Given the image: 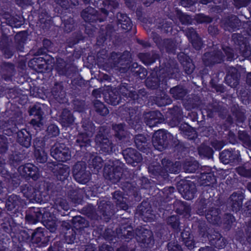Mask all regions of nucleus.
<instances>
[{"mask_svg": "<svg viewBox=\"0 0 251 251\" xmlns=\"http://www.w3.org/2000/svg\"><path fill=\"white\" fill-rule=\"evenodd\" d=\"M114 129L117 132L116 136L119 138H122L124 131V125L123 124H118L113 126Z\"/></svg>", "mask_w": 251, "mask_h": 251, "instance_id": "35", "label": "nucleus"}, {"mask_svg": "<svg viewBox=\"0 0 251 251\" xmlns=\"http://www.w3.org/2000/svg\"><path fill=\"white\" fill-rule=\"evenodd\" d=\"M70 169L67 166H63L60 168L59 170V175L63 176L60 177V179H64L65 178L67 177L69 175Z\"/></svg>", "mask_w": 251, "mask_h": 251, "instance_id": "31", "label": "nucleus"}, {"mask_svg": "<svg viewBox=\"0 0 251 251\" xmlns=\"http://www.w3.org/2000/svg\"><path fill=\"white\" fill-rule=\"evenodd\" d=\"M96 143L98 148L105 153H110L112 151V143L107 137L103 134H99L96 138Z\"/></svg>", "mask_w": 251, "mask_h": 251, "instance_id": "8", "label": "nucleus"}, {"mask_svg": "<svg viewBox=\"0 0 251 251\" xmlns=\"http://www.w3.org/2000/svg\"><path fill=\"white\" fill-rule=\"evenodd\" d=\"M233 21H234V22L233 23H229V26H230L231 28H234L235 25L234 24L235 23H237L238 20L237 19V17L236 16H234L232 17Z\"/></svg>", "mask_w": 251, "mask_h": 251, "instance_id": "48", "label": "nucleus"}, {"mask_svg": "<svg viewBox=\"0 0 251 251\" xmlns=\"http://www.w3.org/2000/svg\"><path fill=\"white\" fill-rule=\"evenodd\" d=\"M220 158L224 164L233 162L234 159L233 153L229 151H222L220 154Z\"/></svg>", "mask_w": 251, "mask_h": 251, "instance_id": "14", "label": "nucleus"}, {"mask_svg": "<svg viewBox=\"0 0 251 251\" xmlns=\"http://www.w3.org/2000/svg\"><path fill=\"white\" fill-rule=\"evenodd\" d=\"M96 110L101 115H106L108 114L109 111L104 105L100 101L97 100L94 103Z\"/></svg>", "mask_w": 251, "mask_h": 251, "instance_id": "19", "label": "nucleus"}, {"mask_svg": "<svg viewBox=\"0 0 251 251\" xmlns=\"http://www.w3.org/2000/svg\"><path fill=\"white\" fill-rule=\"evenodd\" d=\"M120 92L123 95L135 99L134 92L131 91H129L125 86H123L120 88Z\"/></svg>", "mask_w": 251, "mask_h": 251, "instance_id": "32", "label": "nucleus"}, {"mask_svg": "<svg viewBox=\"0 0 251 251\" xmlns=\"http://www.w3.org/2000/svg\"><path fill=\"white\" fill-rule=\"evenodd\" d=\"M35 156L37 161L40 163L45 162L47 159V153L42 150L36 151Z\"/></svg>", "mask_w": 251, "mask_h": 251, "instance_id": "23", "label": "nucleus"}, {"mask_svg": "<svg viewBox=\"0 0 251 251\" xmlns=\"http://www.w3.org/2000/svg\"><path fill=\"white\" fill-rule=\"evenodd\" d=\"M82 126L85 130V132L79 134L76 139L77 143L85 144V145L80 144V147L87 146L89 144V138L92 136L94 131V126L91 123H89L87 126H84V124H83Z\"/></svg>", "mask_w": 251, "mask_h": 251, "instance_id": "4", "label": "nucleus"}, {"mask_svg": "<svg viewBox=\"0 0 251 251\" xmlns=\"http://www.w3.org/2000/svg\"><path fill=\"white\" fill-rule=\"evenodd\" d=\"M228 217L230 218V219L231 220V222H232V220L234 219V218L231 215H229Z\"/></svg>", "mask_w": 251, "mask_h": 251, "instance_id": "57", "label": "nucleus"}, {"mask_svg": "<svg viewBox=\"0 0 251 251\" xmlns=\"http://www.w3.org/2000/svg\"><path fill=\"white\" fill-rule=\"evenodd\" d=\"M209 55H210L209 53H205L204 56V57H203V61H204L206 65H208V62H207V61L208 62V60H207L206 57L209 56Z\"/></svg>", "mask_w": 251, "mask_h": 251, "instance_id": "50", "label": "nucleus"}, {"mask_svg": "<svg viewBox=\"0 0 251 251\" xmlns=\"http://www.w3.org/2000/svg\"><path fill=\"white\" fill-rule=\"evenodd\" d=\"M86 13V11L85 10L82 12L81 15H82L83 18L84 19V20L87 21L88 19L87 18L86 16L85 15Z\"/></svg>", "mask_w": 251, "mask_h": 251, "instance_id": "52", "label": "nucleus"}, {"mask_svg": "<svg viewBox=\"0 0 251 251\" xmlns=\"http://www.w3.org/2000/svg\"><path fill=\"white\" fill-rule=\"evenodd\" d=\"M42 106H43V105L42 104L35 105L29 111L30 115L37 116V118L33 119L31 121V124L36 129V128L41 127L44 124V120L42 117Z\"/></svg>", "mask_w": 251, "mask_h": 251, "instance_id": "3", "label": "nucleus"}, {"mask_svg": "<svg viewBox=\"0 0 251 251\" xmlns=\"http://www.w3.org/2000/svg\"><path fill=\"white\" fill-rule=\"evenodd\" d=\"M171 93L176 99H181L184 97L186 92L180 87H176L170 90Z\"/></svg>", "mask_w": 251, "mask_h": 251, "instance_id": "20", "label": "nucleus"}, {"mask_svg": "<svg viewBox=\"0 0 251 251\" xmlns=\"http://www.w3.org/2000/svg\"><path fill=\"white\" fill-rule=\"evenodd\" d=\"M185 169L188 173H192L195 171L196 169V165L195 164L189 165H185Z\"/></svg>", "mask_w": 251, "mask_h": 251, "instance_id": "41", "label": "nucleus"}, {"mask_svg": "<svg viewBox=\"0 0 251 251\" xmlns=\"http://www.w3.org/2000/svg\"><path fill=\"white\" fill-rule=\"evenodd\" d=\"M85 168L86 164L84 162H78L74 167L75 178L80 183H85L89 179V175L85 172Z\"/></svg>", "mask_w": 251, "mask_h": 251, "instance_id": "2", "label": "nucleus"}, {"mask_svg": "<svg viewBox=\"0 0 251 251\" xmlns=\"http://www.w3.org/2000/svg\"><path fill=\"white\" fill-rule=\"evenodd\" d=\"M107 248V246L106 245H104L100 247V251H102V248Z\"/></svg>", "mask_w": 251, "mask_h": 251, "instance_id": "56", "label": "nucleus"}, {"mask_svg": "<svg viewBox=\"0 0 251 251\" xmlns=\"http://www.w3.org/2000/svg\"><path fill=\"white\" fill-rule=\"evenodd\" d=\"M22 133H20L18 134V141L21 145L22 146L28 148L30 146L31 143L30 137L26 136L25 138H23L22 136Z\"/></svg>", "mask_w": 251, "mask_h": 251, "instance_id": "25", "label": "nucleus"}, {"mask_svg": "<svg viewBox=\"0 0 251 251\" xmlns=\"http://www.w3.org/2000/svg\"><path fill=\"white\" fill-rule=\"evenodd\" d=\"M17 1H19V0H17ZM19 2H18V4H22V3H25V0H19Z\"/></svg>", "mask_w": 251, "mask_h": 251, "instance_id": "55", "label": "nucleus"}, {"mask_svg": "<svg viewBox=\"0 0 251 251\" xmlns=\"http://www.w3.org/2000/svg\"><path fill=\"white\" fill-rule=\"evenodd\" d=\"M22 133H20L18 134V141L21 145L22 146L28 148L30 146L31 143L30 137L26 136L25 138H23L22 136Z\"/></svg>", "mask_w": 251, "mask_h": 251, "instance_id": "24", "label": "nucleus"}, {"mask_svg": "<svg viewBox=\"0 0 251 251\" xmlns=\"http://www.w3.org/2000/svg\"><path fill=\"white\" fill-rule=\"evenodd\" d=\"M184 67L185 72L188 74H190L192 73L194 69V65L192 63L189 62L187 63L186 66Z\"/></svg>", "mask_w": 251, "mask_h": 251, "instance_id": "40", "label": "nucleus"}, {"mask_svg": "<svg viewBox=\"0 0 251 251\" xmlns=\"http://www.w3.org/2000/svg\"><path fill=\"white\" fill-rule=\"evenodd\" d=\"M47 132L50 135L55 136L59 134V130L56 126L51 125L48 127Z\"/></svg>", "mask_w": 251, "mask_h": 251, "instance_id": "29", "label": "nucleus"}, {"mask_svg": "<svg viewBox=\"0 0 251 251\" xmlns=\"http://www.w3.org/2000/svg\"><path fill=\"white\" fill-rule=\"evenodd\" d=\"M211 0H200V1L202 4H206L207 3L211 1Z\"/></svg>", "mask_w": 251, "mask_h": 251, "instance_id": "53", "label": "nucleus"}, {"mask_svg": "<svg viewBox=\"0 0 251 251\" xmlns=\"http://www.w3.org/2000/svg\"><path fill=\"white\" fill-rule=\"evenodd\" d=\"M74 121V119L71 113L69 110L65 109L62 114V122L64 123V126H68Z\"/></svg>", "mask_w": 251, "mask_h": 251, "instance_id": "15", "label": "nucleus"}, {"mask_svg": "<svg viewBox=\"0 0 251 251\" xmlns=\"http://www.w3.org/2000/svg\"><path fill=\"white\" fill-rule=\"evenodd\" d=\"M112 94H109V100L107 99V102L112 105H117L119 103V98L116 96L115 97H113Z\"/></svg>", "mask_w": 251, "mask_h": 251, "instance_id": "36", "label": "nucleus"}, {"mask_svg": "<svg viewBox=\"0 0 251 251\" xmlns=\"http://www.w3.org/2000/svg\"><path fill=\"white\" fill-rule=\"evenodd\" d=\"M55 204L58 207L59 206L62 209L68 210L69 209V205L65 200L60 199L56 201Z\"/></svg>", "mask_w": 251, "mask_h": 251, "instance_id": "34", "label": "nucleus"}, {"mask_svg": "<svg viewBox=\"0 0 251 251\" xmlns=\"http://www.w3.org/2000/svg\"><path fill=\"white\" fill-rule=\"evenodd\" d=\"M65 30L67 32H70L72 30L74 26V23L72 19H69L68 21L64 23Z\"/></svg>", "mask_w": 251, "mask_h": 251, "instance_id": "37", "label": "nucleus"}, {"mask_svg": "<svg viewBox=\"0 0 251 251\" xmlns=\"http://www.w3.org/2000/svg\"><path fill=\"white\" fill-rule=\"evenodd\" d=\"M158 114H160L155 112H151L146 117V118L148 119L146 121L147 124L150 127L155 126L156 124L158 123L159 121L158 119L155 117V116H157Z\"/></svg>", "mask_w": 251, "mask_h": 251, "instance_id": "17", "label": "nucleus"}, {"mask_svg": "<svg viewBox=\"0 0 251 251\" xmlns=\"http://www.w3.org/2000/svg\"><path fill=\"white\" fill-rule=\"evenodd\" d=\"M33 238H41V241L42 240V237H44V235L42 232H41V233H34L33 234Z\"/></svg>", "mask_w": 251, "mask_h": 251, "instance_id": "47", "label": "nucleus"}, {"mask_svg": "<svg viewBox=\"0 0 251 251\" xmlns=\"http://www.w3.org/2000/svg\"><path fill=\"white\" fill-rule=\"evenodd\" d=\"M187 186H186L185 190H184L183 191V197L186 200H191L194 198V195L196 192L195 187L194 185L192 186L191 191L187 190Z\"/></svg>", "mask_w": 251, "mask_h": 251, "instance_id": "22", "label": "nucleus"}, {"mask_svg": "<svg viewBox=\"0 0 251 251\" xmlns=\"http://www.w3.org/2000/svg\"><path fill=\"white\" fill-rule=\"evenodd\" d=\"M109 166L107 165L104 167V173L107 175L108 178L111 180L113 183H116L120 179L121 174L119 172H116L112 166H111V168H109Z\"/></svg>", "mask_w": 251, "mask_h": 251, "instance_id": "11", "label": "nucleus"}, {"mask_svg": "<svg viewBox=\"0 0 251 251\" xmlns=\"http://www.w3.org/2000/svg\"><path fill=\"white\" fill-rule=\"evenodd\" d=\"M183 241L189 249H192L194 247V241L193 237L190 234L189 230H185L181 234Z\"/></svg>", "mask_w": 251, "mask_h": 251, "instance_id": "12", "label": "nucleus"}, {"mask_svg": "<svg viewBox=\"0 0 251 251\" xmlns=\"http://www.w3.org/2000/svg\"><path fill=\"white\" fill-rule=\"evenodd\" d=\"M147 139L146 137L141 135H138L135 137V143L137 148L140 151H143L146 146Z\"/></svg>", "mask_w": 251, "mask_h": 251, "instance_id": "16", "label": "nucleus"}, {"mask_svg": "<svg viewBox=\"0 0 251 251\" xmlns=\"http://www.w3.org/2000/svg\"><path fill=\"white\" fill-rule=\"evenodd\" d=\"M247 82L251 85V73H249L247 75Z\"/></svg>", "mask_w": 251, "mask_h": 251, "instance_id": "49", "label": "nucleus"}, {"mask_svg": "<svg viewBox=\"0 0 251 251\" xmlns=\"http://www.w3.org/2000/svg\"><path fill=\"white\" fill-rule=\"evenodd\" d=\"M166 135L162 130L156 131L152 137V144L154 148L159 151H163L167 146Z\"/></svg>", "mask_w": 251, "mask_h": 251, "instance_id": "5", "label": "nucleus"}, {"mask_svg": "<svg viewBox=\"0 0 251 251\" xmlns=\"http://www.w3.org/2000/svg\"><path fill=\"white\" fill-rule=\"evenodd\" d=\"M168 248L169 251H182L180 246L177 244L173 245L172 244L169 243Z\"/></svg>", "mask_w": 251, "mask_h": 251, "instance_id": "39", "label": "nucleus"}, {"mask_svg": "<svg viewBox=\"0 0 251 251\" xmlns=\"http://www.w3.org/2000/svg\"><path fill=\"white\" fill-rule=\"evenodd\" d=\"M123 155L126 162L132 166H135V163L141 161L142 159L141 154L132 148L124 151Z\"/></svg>", "mask_w": 251, "mask_h": 251, "instance_id": "9", "label": "nucleus"}, {"mask_svg": "<svg viewBox=\"0 0 251 251\" xmlns=\"http://www.w3.org/2000/svg\"><path fill=\"white\" fill-rule=\"evenodd\" d=\"M218 214L219 212L217 209L212 210L207 214L206 219L210 223L213 224H217L219 220Z\"/></svg>", "mask_w": 251, "mask_h": 251, "instance_id": "18", "label": "nucleus"}, {"mask_svg": "<svg viewBox=\"0 0 251 251\" xmlns=\"http://www.w3.org/2000/svg\"><path fill=\"white\" fill-rule=\"evenodd\" d=\"M186 213L188 214L190 212V208L189 207H186L185 208Z\"/></svg>", "mask_w": 251, "mask_h": 251, "instance_id": "54", "label": "nucleus"}, {"mask_svg": "<svg viewBox=\"0 0 251 251\" xmlns=\"http://www.w3.org/2000/svg\"><path fill=\"white\" fill-rule=\"evenodd\" d=\"M199 153L200 155L209 158L213 153V151L210 147L202 145L199 148Z\"/></svg>", "mask_w": 251, "mask_h": 251, "instance_id": "21", "label": "nucleus"}, {"mask_svg": "<svg viewBox=\"0 0 251 251\" xmlns=\"http://www.w3.org/2000/svg\"><path fill=\"white\" fill-rule=\"evenodd\" d=\"M223 55L221 52H218L216 55H215L213 58L211 62L213 63H220L223 61Z\"/></svg>", "mask_w": 251, "mask_h": 251, "instance_id": "38", "label": "nucleus"}, {"mask_svg": "<svg viewBox=\"0 0 251 251\" xmlns=\"http://www.w3.org/2000/svg\"><path fill=\"white\" fill-rule=\"evenodd\" d=\"M187 35L191 40L194 47L197 50L200 49L202 46V43L201 39L198 37L194 30L193 29H188Z\"/></svg>", "mask_w": 251, "mask_h": 251, "instance_id": "10", "label": "nucleus"}, {"mask_svg": "<svg viewBox=\"0 0 251 251\" xmlns=\"http://www.w3.org/2000/svg\"><path fill=\"white\" fill-rule=\"evenodd\" d=\"M196 19L197 22L200 23H209L211 21V19L210 18L206 16L203 14H199L197 15Z\"/></svg>", "mask_w": 251, "mask_h": 251, "instance_id": "33", "label": "nucleus"}, {"mask_svg": "<svg viewBox=\"0 0 251 251\" xmlns=\"http://www.w3.org/2000/svg\"><path fill=\"white\" fill-rule=\"evenodd\" d=\"M19 172L23 176H29L33 179H37L40 173L38 168L32 164H27L19 168Z\"/></svg>", "mask_w": 251, "mask_h": 251, "instance_id": "7", "label": "nucleus"}, {"mask_svg": "<svg viewBox=\"0 0 251 251\" xmlns=\"http://www.w3.org/2000/svg\"><path fill=\"white\" fill-rule=\"evenodd\" d=\"M91 165H92L97 171H98L102 166V159L99 156L94 157L92 160Z\"/></svg>", "mask_w": 251, "mask_h": 251, "instance_id": "26", "label": "nucleus"}, {"mask_svg": "<svg viewBox=\"0 0 251 251\" xmlns=\"http://www.w3.org/2000/svg\"><path fill=\"white\" fill-rule=\"evenodd\" d=\"M245 6V5H241V6Z\"/></svg>", "mask_w": 251, "mask_h": 251, "instance_id": "60", "label": "nucleus"}, {"mask_svg": "<svg viewBox=\"0 0 251 251\" xmlns=\"http://www.w3.org/2000/svg\"><path fill=\"white\" fill-rule=\"evenodd\" d=\"M113 197L115 199H117V204H120L122 205L120 206L123 209L126 210L127 208V206L125 203L122 202L123 201V197L121 196V193L118 191H116L114 193Z\"/></svg>", "mask_w": 251, "mask_h": 251, "instance_id": "27", "label": "nucleus"}, {"mask_svg": "<svg viewBox=\"0 0 251 251\" xmlns=\"http://www.w3.org/2000/svg\"><path fill=\"white\" fill-rule=\"evenodd\" d=\"M19 172L23 176H29L33 179H37L40 173L38 168L32 164H27L19 168Z\"/></svg>", "mask_w": 251, "mask_h": 251, "instance_id": "6", "label": "nucleus"}, {"mask_svg": "<svg viewBox=\"0 0 251 251\" xmlns=\"http://www.w3.org/2000/svg\"><path fill=\"white\" fill-rule=\"evenodd\" d=\"M215 246L217 248L221 249L224 247L225 243L224 241V239H218L216 243Z\"/></svg>", "mask_w": 251, "mask_h": 251, "instance_id": "44", "label": "nucleus"}, {"mask_svg": "<svg viewBox=\"0 0 251 251\" xmlns=\"http://www.w3.org/2000/svg\"><path fill=\"white\" fill-rule=\"evenodd\" d=\"M180 20L181 21V22L184 24H189L190 22V17L186 15H184V14L182 15V16H181V17L180 18Z\"/></svg>", "mask_w": 251, "mask_h": 251, "instance_id": "42", "label": "nucleus"}, {"mask_svg": "<svg viewBox=\"0 0 251 251\" xmlns=\"http://www.w3.org/2000/svg\"><path fill=\"white\" fill-rule=\"evenodd\" d=\"M54 230V228H52L51 229V231H53Z\"/></svg>", "mask_w": 251, "mask_h": 251, "instance_id": "59", "label": "nucleus"}, {"mask_svg": "<svg viewBox=\"0 0 251 251\" xmlns=\"http://www.w3.org/2000/svg\"><path fill=\"white\" fill-rule=\"evenodd\" d=\"M168 223L173 228L177 229L179 225L177 217L176 216H171L168 219Z\"/></svg>", "mask_w": 251, "mask_h": 251, "instance_id": "30", "label": "nucleus"}, {"mask_svg": "<svg viewBox=\"0 0 251 251\" xmlns=\"http://www.w3.org/2000/svg\"><path fill=\"white\" fill-rule=\"evenodd\" d=\"M124 21L122 22L121 27L126 30L130 29L132 26V23L130 19L127 16H124Z\"/></svg>", "mask_w": 251, "mask_h": 251, "instance_id": "28", "label": "nucleus"}, {"mask_svg": "<svg viewBox=\"0 0 251 251\" xmlns=\"http://www.w3.org/2000/svg\"><path fill=\"white\" fill-rule=\"evenodd\" d=\"M239 174L241 175L247 177L251 176V174H249L247 171L244 168H241L238 170Z\"/></svg>", "mask_w": 251, "mask_h": 251, "instance_id": "43", "label": "nucleus"}, {"mask_svg": "<svg viewBox=\"0 0 251 251\" xmlns=\"http://www.w3.org/2000/svg\"><path fill=\"white\" fill-rule=\"evenodd\" d=\"M186 1L189 4H193L196 2L197 0H183Z\"/></svg>", "mask_w": 251, "mask_h": 251, "instance_id": "51", "label": "nucleus"}, {"mask_svg": "<svg viewBox=\"0 0 251 251\" xmlns=\"http://www.w3.org/2000/svg\"><path fill=\"white\" fill-rule=\"evenodd\" d=\"M230 85L231 86V84H230ZM235 86V85H234V84L232 85V86Z\"/></svg>", "mask_w": 251, "mask_h": 251, "instance_id": "61", "label": "nucleus"}, {"mask_svg": "<svg viewBox=\"0 0 251 251\" xmlns=\"http://www.w3.org/2000/svg\"><path fill=\"white\" fill-rule=\"evenodd\" d=\"M51 156L58 161L65 162L71 158L69 149L63 144H56L51 150Z\"/></svg>", "mask_w": 251, "mask_h": 251, "instance_id": "1", "label": "nucleus"}, {"mask_svg": "<svg viewBox=\"0 0 251 251\" xmlns=\"http://www.w3.org/2000/svg\"><path fill=\"white\" fill-rule=\"evenodd\" d=\"M30 217V216H27L26 217V218L27 220H29Z\"/></svg>", "mask_w": 251, "mask_h": 251, "instance_id": "58", "label": "nucleus"}, {"mask_svg": "<svg viewBox=\"0 0 251 251\" xmlns=\"http://www.w3.org/2000/svg\"><path fill=\"white\" fill-rule=\"evenodd\" d=\"M124 16H127L126 15L122 13H119L117 15V19L120 25L122 24V22L124 21Z\"/></svg>", "mask_w": 251, "mask_h": 251, "instance_id": "45", "label": "nucleus"}, {"mask_svg": "<svg viewBox=\"0 0 251 251\" xmlns=\"http://www.w3.org/2000/svg\"><path fill=\"white\" fill-rule=\"evenodd\" d=\"M233 210H240L242 205V197L237 194H233L230 197Z\"/></svg>", "mask_w": 251, "mask_h": 251, "instance_id": "13", "label": "nucleus"}, {"mask_svg": "<svg viewBox=\"0 0 251 251\" xmlns=\"http://www.w3.org/2000/svg\"><path fill=\"white\" fill-rule=\"evenodd\" d=\"M180 170V167L179 166L178 164L177 165L175 169L174 167H172L171 169H169V171L171 173L176 174L178 173L179 171Z\"/></svg>", "mask_w": 251, "mask_h": 251, "instance_id": "46", "label": "nucleus"}]
</instances>
